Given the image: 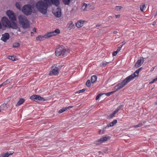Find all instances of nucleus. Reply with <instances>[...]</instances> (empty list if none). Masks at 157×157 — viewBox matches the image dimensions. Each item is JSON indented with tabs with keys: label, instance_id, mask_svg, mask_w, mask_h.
<instances>
[{
	"label": "nucleus",
	"instance_id": "42",
	"mask_svg": "<svg viewBox=\"0 0 157 157\" xmlns=\"http://www.w3.org/2000/svg\"><path fill=\"white\" fill-rule=\"evenodd\" d=\"M122 46L123 45H121V47L118 48L117 50L116 51L117 52H118L120 51Z\"/></svg>",
	"mask_w": 157,
	"mask_h": 157
},
{
	"label": "nucleus",
	"instance_id": "59",
	"mask_svg": "<svg viewBox=\"0 0 157 157\" xmlns=\"http://www.w3.org/2000/svg\"><path fill=\"white\" fill-rule=\"evenodd\" d=\"M59 67H60V68H61L62 67V66H59Z\"/></svg>",
	"mask_w": 157,
	"mask_h": 157
},
{
	"label": "nucleus",
	"instance_id": "45",
	"mask_svg": "<svg viewBox=\"0 0 157 157\" xmlns=\"http://www.w3.org/2000/svg\"><path fill=\"white\" fill-rule=\"evenodd\" d=\"M50 33L51 34V37L52 36H55V34H54L55 33H54L53 31L50 32Z\"/></svg>",
	"mask_w": 157,
	"mask_h": 157
},
{
	"label": "nucleus",
	"instance_id": "24",
	"mask_svg": "<svg viewBox=\"0 0 157 157\" xmlns=\"http://www.w3.org/2000/svg\"><path fill=\"white\" fill-rule=\"evenodd\" d=\"M65 5H69L70 2V0H62Z\"/></svg>",
	"mask_w": 157,
	"mask_h": 157
},
{
	"label": "nucleus",
	"instance_id": "30",
	"mask_svg": "<svg viewBox=\"0 0 157 157\" xmlns=\"http://www.w3.org/2000/svg\"><path fill=\"white\" fill-rule=\"evenodd\" d=\"M55 33V35L57 34H59L60 33V30L59 29H56L55 31H53Z\"/></svg>",
	"mask_w": 157,
	"mask_h": 157
},
{
	"label": "nucleus",
	"instance_id": "8",
	"mask_svg": "<svg viewBox=\"0 0 157 157\" xmlns=\"http://www.w3.org/2000/svg\"><path fill=\"white\" fill-rule=\"evenodd\" d=\"M53 13L57 17H59L61 15V10L59 7L52 10Z\"/></svg>",
	"mask_w": 157,
	"mask_h": 157
},
{
	"label": "nucleus",
	"instance_id": "19",
	"mask_svg": "<svg viewBox=\"0 0 157 157\" xmlns=\"http://www.w3.org/2000/svg\"><path fill=\"white\" fill-rule=\"evenodd\" d=\"M117 122V120H114L113 121L110 122L109 124L107 125V127H110L113 126Z\"/></svg>",
	"mask_w": 157,
	"mask_h": 157
},
{
	"label": "nucleus",
	"instance_id": "10",
	"mask_svg": "<svg viewBox=\"0 0 157 157\" xmlns=\"http://www.w3.org/2000/svg\"><path fill=\"white\" fill-rule=\"evenodd\" d=\"M30 99L34 101L37 102L39 101L42 100L44 98H42L40 96L36 95H33L30 97Z\"/></svg>",
	"mask_w": 157,
	"mask_h": 157
},
{
	"label": "nucleus",
	"instance_id": "43",
	"mask_svg": "<svg viewBox=\"0 0 157 157\" xmlns=\"http://www.w3.org/2000/svg\"><path fill=\"white\" fill-rule=\"evenodd\" d=\"M118 53L116 51L113 52L112 54L113 56H116Z\"/></svg>",
	"mask_w": 157,
	"mask_h": 157
},
{
	"label": "nucleus",
	"instance_id": "6",
	"mask_svg": "<svg viewBox=\"0 0 157 157\" xmlns=\"http://www.w3.org/2000/svg\"><path fill=\"white\" fill-rule=\"evenodd\" d=\"M6 13L9 19L12 21H15L17 19L15 15L12 11L10 10H7Z\"/></svg>",
	"mask_w": 157,
	"mask_h": 157
},
{
	"label": "nucleus",
	"instance_id": "23",
	"mask_svg": "<svg viewBox=\"0 0 157 157\" xmlns=\"http://www.w3.org/2000/svg\"><path fill=\"white\" fill-rule=\"evenodd\" d=\"M11 154H9L8 153L6 152V153H3L1 155V156L2 157H8L9 155H11Z\"/></svg>",
	"mask_w": 157,
	"mask_h": 157
},
{
	"label": "nucleus",
	"instance_id": "11",
	"mask_svg": "<svg viewBox=\"0 0 157 157\" xmlns=\"http://www.w3.org/2000/svg\"><path fill=\"white\" fill-rule=\"evenodd\" d=\"M9 28H11L13 29H17L18 28V26L17 24L13 21H10L8 25Z\"/></svg>",
	"mask_w": 157,
	"mask_h": 157
},
{
	"label": "nucleus",
	"instance_id": "44",
	"mask_svg": "<svg viewBox=\"0 0 157 157\" xmlns=\"http://www.w3.org/2000/svg\"><path fill=\"white\" fill-rule=\"evenodd\" d=\"M7 84V80L4 82L2 83V86H4L6 84Z\"/></svg>",
	"mask_w": 157,
	"mask_h": 157
},
{
	"label": "nucleus",
	"instance_id": "57",
	"mask_svg": "<svg viewBox=\"0 0 157 157\" xmlns=\"http://www.w3.org/2000/svg\"><path fill=\"white\" fill-rule=\"evenodd\" d=\"M2 86V84H1L0 85V88Z\"/></svg>",
	"mask_w": 157,
	"mask_h": 157
},
{
	"label": "nucleus",
	"instance_id": "15",
	"mask_svg": "<svg viewBox=\"0 0 157 157\" xmlns=\"http://www.w3.org/2000/svg\"><path fill=\"white\" fill-rule=\"evenodd\" d=\"M10 37V35L8 33H6L2 35V37L1 38V40L4 42H6Z\"/></svg>",
	"mask_w": 157,
	"mask_h": 157
},
{
	"label": "nucleus",
	"instance_id": "4",
	"mask_svg": "<svg viewBox=\"0 0 157 157\" xmlns=\"http://www.w3.org/2000/svg\"><path fill=\"white\" fill-rule=\"evenodd\" d=\"M131 81L129 78L128 77L124 79L123 81L116 85L114 87L116 91L121 89L123 87L128 83Z\"/></svg>",
	"mask_w": 157,
	"mask_h": 157
},
{
	"label": "nucleus",
	"instance_id": "40",
	"mask_svg": "<svg viewBox=\"0 0 157 157\" xmlns=\"http://www.w3.org/2000/svg\"><path fill=\"white\" fill-rule=\"evenodd\" d=\"M123 107V105H120V106H118L117 109H116L115 110H117V112H118V111H119V110L122 107Z\"/></svg>",
	"mask_w": 157,
	"mask_h": 157
},
{
	"label": "nucleus",
	"instance_id": "26",
	"mask_svg": "<svg viewBox=\"0 0 157 157\" xmlns=\"http://www.w3.org/2000/svg\"><path fill=\"white\" fill-rule=\"evenodd\" d=\"M15 6L19 10H21V4L18 2H17L15 4Z\"/></svg>",
	"mask_w": 157,
	"mask_h": 157
},
{
	"label": "nucleus",
	"instance_id": "37",
	"mask_svg": "<svg viewBox=\"0 0 157 157\" xmlns=\"http://www.w3.org/2000/svg\"><path fill=\"white\" fill-rule=\"evenodd\" d=\"M109 62H106L105 61L103 62L102 63V66L103 67H104Z\"/></svg>",
	"mask_w": 157,
	"mask_h": 157
},
{
	"label": "nucleus",
	"instance_id": "56",
	"mask_svg": "<svg viewBox=\"0 0 157 157\" xmlns=\"http://www.w3.org/2000/svg\"><path fill=\"white\" fill-rule=\"evenodd\" d=\"M98 153H99V154H101V151H98Z\"/></svg>",
	"mask_w": 157,
	"mask_h": 157
},
{
	"label": "nucleus",
	"instance_id": "18",
	"mask_svg": "<svg viewBox=\"0 0 157 157\" xmlns=\"http://www.w3.org/2000/svg\"><path fill=\"white\" fill-rule=\"evenodd\" d=\"M68 28H69V30L71 29L74 28L75 25L72 21H70L67 25Z\"/></svg>",
	"mask_w": 157,
	"mask_h": 157
},
{
	"label": "nucleus",
	"instance_id": "28",
	"mask_svg": "<svg viewBox=\"0 0 157 157\" xmlns=\"http://www.w3.org/2000/svg\"><path fill=\"white\" fill-rule=\"evenodd\" d=\"M109 127H107V125L106 126H105V127L103 128L102 131L101 130H100L99 132V133H100L101 131H102V133H103L104 132H105L106 131V129L108 128Z\"/></svg>",
	"mask_w": 157,
	"mask_h": 157
},
{
	"label": "nucleus",
	"instance_id": "34",
	"mask_svg": "<svg viewBox=\"0 0 157 157\" xmlns=\"http://www.w3.org/2000/svg\"><path fill=\"white\" fill-rule=\"evenodd\" d=\"M87 6V5L86 3H84L82 6V8L84 10H87L86 8Z\"/></svg>",
	"mask_w": 157,
	"mask_h": 157
},
{
	"label": "nucleus",
	"instance_id": "5",
	"mask_svg": "<svg viewBox=\"0 0 157 157\" xmlns=\"http://www.w3.org/2000/svg\"><path fill=\"white\" fill-rule=\"evenodd\" d=\"M22 11L26 15L28 16L31 14L32 10L30 5H25L22 8Z\"/></svg>",
	"mask_w": 157,
	"mask_h": 157
},
{
	"label": "nucleus",
	"instance_id": "14",
	"mask_svg": "<svg viewBox=\"0 0 157 157\" xmlns=\"http://www.w3.org/2000/svg\"><path fill=\"white\" fill-rule=\"evenodd\" d=\"M140 71L138 69L134 73L128 76V77L131 80H132L134 78L138 75Z\"/></svg>",
	"mask_w": 157,
	"mask_h": 157
},
{
	"label": "nucleus",
	"instance_id": "61",
	"mask_svg": "<svg viewBox=\"0 0 157 157\" xmlns=\"http://www.w3.org/2000/svg\"><path fill=\"white\" fill-rule=\"evenodd\" d=\"M155 67H153V69H152V70H154V69Z\"/></svg>",
	"mask_w": 157,
	"mask_h": 157
},
{
	"label": "nucleus",
	"instance_id": "54",
	"mask_svg": "<svg viewBox=\"0 0 157 157\" xmlns=\"http://www.w3.org/2000/svg\"><path fill=\"white\" fill-rule=\"evenodd\" d=\"M142 69V67H140V68H139L138 69L139 70V71H140Z\"/></svg>",
	"mask_w": 157,
	"mask_h": 157
},
{
	"label": "nucleus",
	"instance_id": "36",
	"mask_svg": "<svg viewBox=\"0 0 157 157\" xmlns=\"http://www.w3.org/2000/svg\"><path fill=\"white\" fill-rule=\"evenodd\" d=\"M122 8V7L121 6H116L115 7V10L117 11H120Z\"/></svg>",
	"mask_w": 157,
	"mask_h": 157
},
{
	"label": "nucleus",
	"instance_id": "27",
	"mask_svg": "<svg viewBox=\"0 0 157 157\" xmlns=\"http://www.w3.org/2000/svg\"><path fill=\"white\" fill-rule=\"evenodd\" d=\"M116 92V90L111 91L108 93H104L103 94H105L107 96H109Z\"/></svg>",
	"mask_w": 157,
	"mask_h": 157
},
{
	"label": "nucleus",
	"instance_id": "16",
	"mask_svg": "<svg viewBox=\"0 0 157 157\" xmlns=\"http://www.w3.org/2000/svg\"><path fill=\"white\" fill-rule=\"evenodd\" d=\"M85 22V21L80 20L77 22L76 24V25L78 28H80L82 27L83 25V24Z\"/></svg>",
	"mask_w": 157,
	"mask_h": 157
},
{
	"label": "nucleus",
	"instance_id": "32",
	"mask_svg": "<svg viewBox=\"0 0 157 157\" xmlns=\"http://www.w3.org/2000/svg\"><path fill=\"white\" fill-rule=\"evenodd\" d=\"M67 109V108H63L62 109L59 110V113H61L65 111Z\"/></svg>",
	"mask_w": 157,
	"mask_h": 157
},
{
	"label": "nucleus",
	"instance_id": "55",
	"mask_svg": "<svg viewBox=\"0 0 157 157\" xmlns=\"http://www.w3.org/2000/svg\"><path fill=\"white\" fill-rule=\"evenodd\" d=\"M18 31L19 32H21V30H20V28H19L18 29Z\"/></svg>",
	"mask_w": 157,
	"mask_h": 157
},
{
	"label": "nucleus",
	"instance_id": "2",
	"mask_svg": "<svg viewBox=\"0 0 157 157\" xmlns=\"http://www.w3.org/2000/svg\"><path fill=\"white\" fill-rule=\"evenodd\" d=\"M18 19L19 23L23 29H27L29 27V22L26 16L21 15L19 16Z\"/></svg>",
	"mask_w": 157,
	"mask_h": 157
},
{
	"label": "nucleus",
	"instance_id": "39",
	"mask_svg": "<svg viewBox=\"0 0 157 157\" xmlns=\"http://www.w3.org/2000/svg\"><path fill=\"white\" fill-rule=\"evenodd\" d=\"M146 121H144L138 124V125L139 126V127H140L142 126L143 125V124H145L146 123Z\"/></svg>",
	"mask_w": 157,
	"mask_h": 157
},
{
	"label": "nucleus",
	"instance_id": "17",
	"mask_svg": "<svg viewBox=\"0 0 157 157\" xmlns=\"http://www.w3.org/2000/svg\"><path fill=\"white\" fill-rule=\"evenodd\" d=\"M25 100L23 98H20L16 104V106H17L21 105L25 102Z\"/></svg>",
	"mask_w": 157,
	"mask_h": 157
},
{
	"label": "nucleus",
	"instance_id": "31",
	"mask_svg": "<svg viewBox=\"0 0 157 157\" xmlns=\"http://www.w3.org/2000/svg\"><path fill=\"white\" fill-rule=\"evenodd\" d=\"M20 44L18 43H15L13 44V47L14 48H17L19 47Z\"/></svg>",
	"mask_w": 157,
	"mask_h": 157
},
{
	"label": "nucleus",
	"instance_id": "38",
	"mask_svg": "<svg viewBox=\"0 0 157 157\" xmlns=\"http://www.w3.org/2000/svg\"><path fill=\"white\" fill-rule=\"evenodd\" d=\"M102 94H103V93L99 94H98L96 97V100H98L100 96H101Z\"/></svg>",
	"mask_w": 157,
	"mask_h": 157
},
{
	"label": "nucleus",
	"instance_id": "29",
	"mask_svg": "<svg viewBox=\"0 0 157 157\" xmlns=\"http://www.w3.org/2000/svg\"><path fill=\"white\" fill-rule=\"evenodd\" d=\"M51 34H50L49 32L44 35V36L45 37V38L46 39L48 38H49L51 37Z\"/></svg>",
	"mask_w": 157,
	"mask_h": 157
},
{
	"label": "nucleus",
	"instance_id": "7",
	"mask_svg": "<svg viewBox=\"0 0 157 157\" xmlns=\"http://www.w3.org/2000/svg\"><path fill=\"white\" fill-rule=\"evenodd\" d=\"M59 69L57 67L55 66V65L52 66V70L50 72L49 75H57L59 73Z\"/></svg>",
	"mask_w": 157,
	"mask_h": 157
},
{
	"label": "nucleus",
	"instance_id": "12",
	"mask_svg": "<svg viewBox=\"0 0 157 157\" xmlns=\"http://www.w3.org/2000/svg\"><path fill=\"white\" fill-rule=\"evenodd\" d=\"M110 138V136L105 137L98 139L97 142H98V144H100L109 140Z\"/></svg>",
	"mask_w": 157,
	"mask_h": 157
},
{
	"label": "nucleus",
	"instance_id": "47",
	"mask_svg": "<svg viewBox=\"0 0 157 157\" xmlns=\"http://www.w3.org/2000/svg\"><path fill=\"white\" fill-rule=\"evenodd\" d=\"M7 153H8L9 154H11V155H13V154L14 153L13 151H8L7 152Z\"/></svg>",
	"mask_w": 157,
	"mask_h": 157
},
{
	"label": "nucleus",
	"instance_id": "46",
	"mask_svg": "<svg viewBox=\"0 0 157 157\" xmlns=\"http://www.w3.org/2000/svg\"><path fill=\"white\" fill-rule=\"evenodd\" d=\"M157 80L155 78L152 81H151V82H150V83H153L155 81H156Z\"/></svg>",
	"mask_w": 157,
	"mask_h": 157
},
{
	"label": "nucleus",
	"instance_id": "35",
	"mask_svg": "<svg viewBox=\"0 0 157 157\" xmlns=\"http://www.w3.org/2000/svg\"><path fill=\"white\" fill-rule=\"evenodd\" d=\"M86 86L88 87H89L91 85V83H90V80H88L86 83Z\"/></svg>",
	"mask_w": 157,
	"mask_h": 157
},
{
	"label": "nucleus",
	"instance_id": "52",
	"mask_svg": "<svg viewBox=\"0 0 157 157\" xmlns=\"http://www.w3.org/2000/svg\"><path fill=\"white\" fill-rule=\"evenodd\" d=\"M34 35V33L33 32L31 33V36H33Z\"/></svg>",
	"mask_w": 157,
	"mask_h": 157
},
{
	"label": "nucleus",
	"instance_id": "3",
	"mask_svg": "<svg viewBox=\"0 0 157 157\" xmlns=\"http://www.w3.org/2000/svg\"><path fill=\"white\" fill-rule=\"evenodd\" d=\"M70 52L69 49H67L63 46H60L57 48L55 51L56 55L57 56H62L64 57L65 56Z\"/></svg>",
	"mask_w": 157,
	"mask_h": 157
},
{
	"label": "nucleus",
	"instance_id": "48",
	"mask_svg": "<svg viewBox=\"0 0 157 157\" xmlns=\"http://www.w3.org/2000/svg\"><path fill=\"white\" fill-rule=\"evenodd\" d=\"M115 16H116V18H119L120 16V14L116 15Z\"/></svg>",
	"mask_w": 157,
	"mask_h": 157
},
{
	"label": "nucleus",
	"instance_id": "13",
	"mask_svg": "<svg viewBox=\"0 0 157 157\" xmlns=\"http://www.w3.org/2000/svg\"><path fill=\"white\" fill-rule=\"evenodd\" d=\"M144 59L143 57H142L140 59L138 60L135 65V67L137 68L141 66L144 62Z\"/></svg>",
	"mask_w": 157,
	"mask_h": 157
},
{
	"label": "nucleus",
	"instance_id": "41",
	"mask_svg": "<svg viewBox=\"0 0 157 157\" xmlns=\"http://www.w3.org/2000/svg\"><path fill=\"white\" fill-rule=\"evenodd\" d=\"M85 90V89H83L81 90H79L76 93H82L84 92V91Z\"/></svg>",
	"mask_w": 157,
	"mask_h": 157
},
{
	"label": "nucleus",
	"instance_id": "50",
	"mask_svg": "<svg viewBox=\"0 0 157 157\" xmlns=\"http://www.w3.org/2000/svg\"><path fill=\"white\" fill-rule=\"evenodd\" d=\"M72 107H73V106H69L68 107H66V108H67V109H68L69 108H72Z\"/></svg>",
	"mask_w": 157,
	"mask_h": 157
},
{
	"label": "nucleus",
	"instance_id": "21",
	"mask_svg": "<svg viewBox=\"0 0 157 157\" xmlns=\"http://www.w3.org/2000/svg\"><path fill=\"white\" fill-rule=\"evenodd\" d=\"M46 38H45V37L44 36V35L38 36L36 38V40L39 41H42L44 40Z\"/></svg>",
	"mask_w": 157,
	"mask_h": 157
},
{
	"label": "nucleus",
	"instance_id": "9",
	"mask_svg": "<svg viewBox=\"0 0 157 157\" xmlns=\"http://www.w3.org/2000/svg\"><path fill=\"white\" fill-rule=\"evenodd\" d=\"M1 21L3 26L6 27L8 26L10 21L8 18L6 17H4L1 19Z\"/></svg>",
	"mask_w": 157,
	"mask_h": 157
},
{
	"label": "nucleus",
	"instance_id": "25",
	"mask_svg": "<svg viewBox=\"0 0 157 157\" xmlns=\"http://www.w3.org/2000/svg\"><path fill=\"white\" fill-rule=\"evenodd\" d=\"M8 59L13 61L16 60L15 56H9L8 57Z\"/></svg>",
	"mask_w": 157,
	"mask_h": 157
},
{
	"label": "nucleus",
	"instance_id": "58",
	"mask_svg": "<svg viewBox=\"0 0 157 157\" xmlns=\"http://www.w3.org/2000/svg\"><path fill=\"white\" fill-rule=\"evenodd\" d=\"M157 80V76H156V77L155 78Z\"/></svg>",
	"mask_w": 157,
	"mask_h": 157
},
{
	"label": "nucleus",
	"instance_id": "49",
	"mask_svg": "<svg viewBox=\"0 0 157 157\" xmlns=\"http://www.w3.org/2000/svg\"><path fill=\"white\" fill-rule=\"evenodd\" d=\"M135 128H138V127H139V126L138 125V124H137V125H134V126H133Z\"/></svg>",
	"mask_w": 157,
	"mask_h": 157
},
{
	"label": "nucleus",
	"instance_id": "22",
	"mask_svg": "<svg viewBox=\"0 0 157 157\" xmlns=\"http://www.w3.org/2000/svg\"><path fill=\"white\" fill-rule=\"evenodd\" d=\"M97 77L96 75L92 76L91 78V82L92 83H94L97 80Z\"/></svg>",
	"mask_w": 157,
	"mask_h": 157
},
{
	"label": "nucleus",
	"instance_id": "20",
	"mask_svg": "<svg viewBox=\"0 0 157 157\" xmlns=\"http://www.w3.org/2000/svg\"><path fill=\"white\" fill-rule=\"evenodd\" d=\"M117 113V110H115V111L113 112V113L110 114V115H109L108 116V118L109 119H111L113 118L115 114H116Z\"/></svg>",
	"mask_w": 157,
	"mask_h": 157
},
{
	"label": "nucleus",
	"instance_id": "33",
	"mask_svg": "<svg viewBox=\"0 0 157 157\" xmlns=\"http://www.w3.org/2000/svg\"><path fill=\"white\" fill-rule=\"evenodd\" d=\"M146 8V7L145 6V5L144 4V5H142L140 6V10L142 11H143V10Z\"/></svg>",
	"mask_w": 157,
	"mask_h": 157
},
{
	"label": "nucleus",
	"instance_id": "1",
	"mask_svg": "<svg viewBox=\"0 0 157 157\" xmlns=\"http://www.w3.org/2000/svg\"><path fill=\"white\" fill-rule=\"evenodd\" d=\"M59 0H39L36 4L38 10L43 14H46L48 7L52 4L58 6L59 4Z\"/></svg>",
	"mask_w": 157,
	"mask_h": 157
},
{
	"label": "nucleus",
	"instance_id": "53",
	"mask_svg": "<svg viewBox=\"0 0 157 157\" xmlns=\"http://www.w3.org/2000/svg\"><path fill=\"white\" fill-rule=\"evenodd\" d=\"M117 33V32L116 31H115L113 32V34H116Z\"/></svg>",
	"mask_w": 157,
	"mask_h": 157
},
{
	"label": "nucleus",
	"instance_id": "60",
	"mask_svg": "<svg viewBox=\"0 0 157 157\" xmlns=\"http://www.w3.org/2000/svg\"><path fill=\"white\" fill-rule=\"evenodd\" d=\"M155 104H156V105H157V101L155 103Z\"/></svg>",
	"mask_w": 157,
	"mask_h": 157
},
{
	"label": "nucleus",
	"instance_id": "51",
	"mask_svg": "<svg viewBox=\"0 0 157 157\" xmlns=\"http://www.w3.org/2000/svg\"><path fill=\"white\" fill-rule=\"evenodd\" d=\"M33 31L35 32H36V29L35 28L33 29Z\"/></svg>",
	"mask_w": 157,
	"mask_h": 157
}]
</instances>
